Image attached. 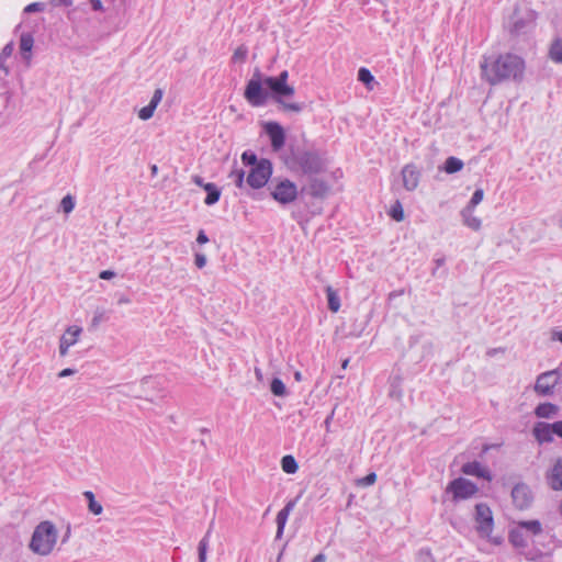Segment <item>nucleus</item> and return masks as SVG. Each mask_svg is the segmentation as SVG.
<instances>
[{
    "instance_id": "nucleus-1",
    "label": "nucleus",
    "mask_w": 562,
    "mask_h": 562,
    "mask_svg": "<svg viewBox=\"0 0 562 562\" xmlns=\"http://www.w3.org/2000/svg\"><path fill=\"white\" fill-rule=\"evenodd\" d=\"M481 79L490 86L505 82H521L525 79L526 61L514 53H486L480 63Z\"/></svg>"
},
{
    "instance_id": "nucleus-2",
    "label": "nucleus",
    "mask_w": 562,
    "mask_h": 562,
    "mask_svg": "<svg viewBox=\"0 0 562 562\" xmlns=\"http://www.w3.org/2000/svg\"><path fill=\"white\" fill-rule=\"evenodd\" d=\"M285 164L290 170L308 176L322 173L326 170V160L316 150H292Z\"/></svg>"
},
{
    "instance_id": "nucleus-3",
    "label": "nucleus",
    "mask_w": 562,
    "mask_h": 562,
    "mask_svg": "<svg viewBox=\"0 0 562 562\" xmlns=\"http://www.w3.org/2000/svg\"><path fill=\"white\" fill-rule=\"evenodd\" d=\"M57 539L56 526L49 520H44L34 528L29 548L35 554L46 557L53 552Z\"/></svg>"
},
{
    "instance_id": "nucleus-4",
    "label": "nucleus",
    "mask_w": 562,
    "mask_h": 562,
    "mask_svg": "<svg viewBox=\"0 0 562 562\" xmlns=\"http://www.w3.org/2000/svg\"><path fill=\"white\" fill-rule=\"evenodd\" d=\"M536 25V12L526 2H518L508 19L509 31L516 35L532 32Z\"/></svg>"
},
{
    "instance_id": "nucleus-5",
    "label": "nucleus",
    "mask_w": 562,
    "mask_h": 562,
    "mask_svg": "<svg viewBox=\"0 0 562 562\" xmlns=\"http://www.w3.org/2000/svg\"><path fill=\"white\" fill-rule=\"evenodd\" d=\"M263 85L267 86L274 94V99L281 104L282 109L288 112L300 113L303 105L296 102H286L282 98L294 94V88L288 83H283L274 77H267L263 79Z\"/></svg>"
},
{
    "instance_id": "nucleus-6",
    "label": "nucleus",
    "mask_w": 562,
    "mask_h": 562,
    "mask_svg": "<svg viewBox=\"0 0 562 562\" xmlns=\"http://www.w3.org/2000/svg\"><path fill=\"white\" fill-rule=\"evenodd\" d=\"M271 196L280 204H290L297 198L299 190L294 182L289 179L280 180L269 186Z\"/></svg>"
},
{
    "instance_id": "nucleus-7",
    "label": "nucleus",
    "mask_w": 562,
    "mask_h": 562,
    "mask_svg": "<svg viewBox=\"0 0 562 562\" xmlns=\"http://www.w3.org/2000/svg\"><path fill=\"white\" fill-rule=\"evenodd\" d=\"M272 175V164L268 159H260L255 167H252L247 176V183L254 189L265 187Z\"/></svg>"
},
{
    "instance_id": "nucleus-8",
    "label": "nucleus",
    "mask_w": 562,
    "mask_h": 562,
    "mask_svg": "<svg viewBox=\"0 0 562 562\" xmlns=\"http://www.w3.org/2000/svg\"><path fill=\"white\" fill-rule=\"evenodd\" d=\"M560 381L558 370H551L538 375L533 390L540 396H550L553 394L554 387Z\"/></svg>"
},
{
    "instance_id": "nucleus-9",
    "label": "nucleus",
    "mask_w": 562,
    "mask_h": 562,
    "mask_svg": "<svg viewBox=\"0 0 562 562\" xmlns=\"http://www.w3.org/2000/svg\"><path fill=\"white\" fill-rule=\"evenodd\" d=\"M479 491L477 486L470 480L458 477L449 483L447 492L453 494V499H467Z\"/></svg>"
},
{
    "instance_id": "nucleus-10",
    "label": "nucleus",
    "mask_w": 562,
    "mask_h": 562,
    "mask_svg": "<svg viewBox=\"0 0 562 562\" xmlns=\"http://www.w3.org/2000/svg\"><path fill=\"white\" fill-rule=\"evenodd\" d=\"M475 520L477 524V532L482 537H488L493 531V514L491 508L486 504H477L475 506Z\"/></svg>"
},
{
    "instance_id": "nucleus-11",
    "label": "nucleus",
    "mask_w": 562,
    "mask_h": 562,
    "mask_svg": "<svg viewBox=\"0 0 562 562\" xmlns=\"http://www.w3.org/2000/svg\"><path fill=\"white\" fill-rule=\"evenodd\" d=\"M246 100L254 106L263 105L267 101L268 93L262 89L260 79H250L245 89Z\"/></svg>"
},
{
    "instance_id": "nucleus-12",
    "label": "nucleus",
    "mask_w": 562,
    "mask_h": 562,
    "mask_svg": "<svg viewBox=\"0 0 562 562\" xmlns=\"http://www.w3.org/2000/svg\"><path fill=\"white\" fill-rule=\"evenodd\" d=\"M82 334V328L78 325L68 326L64 334L59 338V356L66 357L68 355L69 348L75 346Z\"/></svg>"
},
{
    "instance_id": "nucleus-13",
    "label": "nucleus",
    "mask_w": 562,
    "mask_h": 562,
    "mask_svg": "<svg viewBox=\"0 0 562 562\" xmlns=\"http://www.w3.org/2000/svg\"><path fill=\"white\" fill-rule=\"evenodd\" d=\"M263 128L270 138L273 150L281 149L285 143V133L283 127L277 122H267L263 124Z\"/></svg>"
},
{
    "instance_id": "nucleus-14",
    "label": "nucleus",
    "mask_w": 562,
    "mask_h": 562,
    "mask_svg": "<svg viewBox=\"0 0 562 562\" xmlns=\"http://www.w3.org/2000/svg\"><path fill=\"white\" fill-rule=\"evenodd\" d=\"M512 498L518 509H526L532 502L531 491L526 484H517L512 491Z\"/></svg>"
},
{
    "instance_id": "nucleus-15",
    "label": "nucleus",
    "mask_w": 562,
    "mask_h": 562,
    "mask_svg": "<svg viewBox=\"0 0 562 562\" xmlns=\"http://www.w3.org/2000/svg\"><path fill=\"white\" fill-rule=\"evenodd\" d=\"M403 186L407 191L417 189L420 181V170L414 164H407L401 171Z\"/></svg>"
},
{
    "instance_id": "nucleus-16",
    "label": "nucleus",
    "mask_w": 562,
    "mask_h": 562,
    "mask_svg": "<svg viewBox=\"0 0 562 562\" xmlns=\"http://www.w3.org/2000/svg\"><path fill=\"white\" fill-rule=\"evenodd\" d=\"M329 184L318 178H312L306 187L302 189L308 195L316 199H324L329 193Z\"/></svg>"
},
{
    "instance_id": "nucleus-17",
    "label": "nucleus",
    "mask_w": 562,
    "mask_h": 562,
    "mask_svg": "<svg viewBox=\"0 0 562 562\" xmlns=\"http://www.w3.org/2000/svg\"><path fill=\"white\" fill-rule=\"evenodd\" d=\"M547 482L553 491L562 490V458H559L548 471Z\"/></svg>"
},
{
    "instance_id": "nucleus-18",
    "label": "nucleus",
    "mask_w": 562,
    "mask_h": 562,
    "mask_svg": "<svg viewBox=\"0 0 562 562\" xmlns=\"http://www.w3.org/2000/svg\"><path fill=\"white\" fill-rule=\"evenodd\" d=\"M164 97V91L160 88H157L154 91V94L151 97V100L148 105L142 108L138 111V117L143 121H147L154 116L155 110L157 109L158 104L160 103L161 99Z\"/></svg>"
},
{
    "instance_id": "nucleus-19",
    "label": "nucleus",
    "mask_w": 562,
    "mask_h": 562,
    "mask_svg": "<svg viewBox=\"0 0 562 562\" xmlns=\"http://www.w3.org/2000/svg\"><path fill=\"white\" fill-rule=\"evenodd\" d=\"M532 434L539 443L551 442L553 440V425L547 423H537Z\"/></svg>"
},
{
    "instance_id": "nucleus-20",
    "label": "nucleus",
    "mask_w": 562,
    "mask_h": 562,
    "mask_svg": "<svg viewBox=\"0 0 562 562\" xmlns=\"http://www.w3.org/2000/svg\"><path fill=\"white\" fill-rule=\"evenodd\" d=\"M462 472L467 475H473L482 479H486L488 481L492 480L490 471L482 467L480 462L472 461L463 464Z\"/></svg>"
},
{
    "instance_id": "nucleus-21",
    "label": "nucleus",
    "mask_w": 562,
    "mask_h": 562,
    "mask_svg": "<svg viewBox=\"0 0 562 562\" xmlns=\"http://www.w3.org/2000/svg\"><path fill=\"white\" fill-rule=\"evenodd\" d=\"M508 538H509V542L515 548L524 549L529 546V540L531 537L528 533H525V530H522V528H519L518 526H516L515 528H513L509 531Z\"/></svg>"
},
{
    "instance_id": "nucleus-22",
    "label": "nucleus",
    "mask_w": 562,
    "mask_h": 562,
    "mask_svg": "<svg viewBox=\"0 0 562 562\" xmlns=\"http://www.w3.org/2000/svg\"><path fill=\"white\" fill-rule=\"evenodd\" d=\"M294 507V503L293 502H289L277 515V518H276V521H277V535H276V538L277 539H280L283 535V530H284V527H285V524H286V520L289 518V515L291 513V510L293 509Z\"/></svg>"
},
{
    "instance_id": "nucleus-23",
    "label": "nucleus",
    "mask_w": 562,
    "mask_h": 562,
    "mask_svg": "<svg viewBox=\"0 0 562 562\" xmlns=\"http://www.w3.org/2000/svg\"><path fill=\"white\" fill-rule=\"evenodd\" d=\"M403 375L400 370L392 373L390 378V396L396 400H401L403 396Z\"/></svg>"
},
{
    "instance_id": "nucleus-24",
    "label": "nucleus",
    "mask_w": 562,
    "mask_h": 562,
    "mask_svg": "<svg viewBox=\"0 0 562 562\" xmlns=\"http://www.w3.org/2000/svg\"><path fill=\"white\" fill-rule=\"evenodd\" d=\"M474 209L464 207L461 211V216L463 220V224L470 227L473 231H479L482 226V221L477 216L473 214Z\"/></svg>"
},
{
    "instance_id": "nucleus-25",
    "label": "nucleus",
    "mask_w": 562,
    "mask_h": 562,
    "mask_svg": "<svg viewBox=\"0 0 562 562\" xmlns=\"http://www.w3.org/2000/svg\"><path fill=\"white\" fill-rule=\"evenodd\" d=\"M559 413V407L552 403H541L535 409V415L539 418H552Z\"/></svg>"
},
{
    "instance_id": "nucleus-26",
    "label": "nucleus",
    "mask_w": 562,
    "mask_h": 562,
    "mask_svg": "<svg viewBox=\"0 0 562 562\" xmlns=\"http://www.w3.org/2000/svg\"><path fill=\"white\" fill-rule=\"evenodd\" d=\"M519 528L525 530V533H528L530 537L538 536L542 532V525L539 520H524L517 522Z\"/></svg>"
},
{
    "instance_id": "nucleus-27",
    "label": "nucleus",
    "mask_w": 562,
    "mask_h": 562,
    "mask_svg": "<svg viewBox=\"0 0 562 562\" xmlns=\"http://www.w3.org/2000/svg\"><path fill=\"white\" fill-rule=\"evenodd\" d=\"M549 57L557 64H562V37H555L549 48Z\"/></svg>"
},
{
    "instance_id": "nucleus-28",
    "label": "nucleus",
    "mask_w": 562,
    "mask_h": 562,
    "mask_svg": "<svg viewBox=\"0 0 562 562\" xmlns=\"http://www.w3.org/2000/svg\"><path fill=\"white\" fill-rule=\"evenodd\" d=\"M204 190L207 192V195L204 200L206 205H213L218 202L221 198V190L216 187V184L207 182L204 186Z\"/></svg>"
},
{
    "instance_id": "nucleus-29",
    "label": "nucleus",
    "mask_w": 562,
    "mask_h": 562,
    "mask_svg": "<svg viewBox=\"0 0 562 562\" xmlns=\"http://www.w3.org/2000/svg\"><path fill=\"white\" fill-rule=\"evenodd\" d=\"M33 45H34L33 37H21L20 53H21L23 60L27 65H30V63H31V57H32L31 50H32Z\"/></svg>"
},
{
    "instance_id": "nucleus-30",
    "label": "nucleus",
    "mask_w": 562,
    "mask_h": 562,
    "mask_svg": "<svg viewBox=\"0 0 562 562\" xmlns=\"http://www.w3.org/2000/svg\"><path fill=\"white\" fill-rule=\"evenodd\" d=\"M326 294H327V301H328V308L333 313H337L340 308V299H339L337 292L331 286H327Z\"/></svg>"
},
{
    "instance_id": "nucleus-31",
    "label": "nucleus",
    "mask_w": 562,
    "mask_h": 562,
    "mask_svg": "<svg viewBox=\"0 0 562 562\" xmlns=\"http://www.w3.org/2000/svg\"><path fill=\"white\" fill-rule=\"evenodd\" d=\"M14 50L13 43L7 44L2 52L0 53V71H3V75L7 76L9 74V69L5 66V60L11 57L12 53Z\"/></svg>"
},
{
    "instance_id": "nucleus-32",
    "label": "nucleus",
    "mask_w": 562,
    "mask_h": 562,
    "mask_svg": "<svg viewBox=\"0 0 562 562\" xmlns=\"http://www.w3.org/2000/svg\"><path fill=\"white\" fill-rule=\"evenodd\" d=\"M281 468L288 474H294L299 470V464L293 456H284L281 459Z\"/></svg>"
},
{
    "instance_id": "nucleus-33",
    "label": "nucleus",
    "mask_w": 562,
    "mask_h": 562,
    "mask_svg": "<svg viewBox=\"0 0 562 562\" xmlns=\"http://www.w3.org/2000/svg\"><path fill=\"white\" fill-rule=\"evenodd\" d=\"M83 496L88 501V508L93 515H100L103 512L102 505L95 501L94 494L91 491H86Z\"/></svg>"
},
{
    "instance_id": "nucleus-34",
    "label": "nucleus",
    "mask_w": 562,
    "mask_h": 562,
    "mask_svg": "<svg viewBox=\"0 0 562 562\" xmlns=\"http://www.w3.org/2000/svg\"><path fill=\"white\" fill-rule=\"evenodd\" d=\"M463 161L457 157H449L445 162V171L447 173H456L463 168Z\"/></svg>"
},
{
    "instance_id": "nucleus-35",
    "label": "nucleus",
    "mask_w": 562,
    "mask_h": 562,
    "mask_svg": "<svg viewBox=\"0 0 562 562\" xmlns=\"http://www.w3.org/2000/svg\"><path fill=\"white\" fill-rule=\"evenodd\" d=\"M211 530L206 532V535L201 539L199 542V562H205L206 561V552L209 547V538H210Z\"/></svg>"
},
{
    "instance_id": "nucleus-36",
    "label": "nucleus",
    "mask_w": 562,
    "mask_h": 562,
    "mask_svg": "<svg viewBox=\"0 0 562 562\" xmlns=\"http://www.w3.org/2000/svg\"><path fill=\"white\" fill-rule=\"evenodd\" d=\"M270 390H271L272 394L276 396L286 395V387H285L284 383L278 378H274L271 381Z\"/></svg>"
},
{
    "instance_id": "nucleus-37",
    "label": "nucleus",
    "mask_w": 562,
    "mask_h": 562,
    "mask_svg": "<svg viewBox=\"0 0 562 562\" xmlns=\"http://www.w3.org/2000/svg\"><path fill=\"white\" fill-rule=\"evenodd\" d=\"M389 214L396 222H402L404 220V217H405L404 210H403V206H402L400 201H396L391 206V210H390Z\"/></svg>"
},
{
    "instance_id": "nucleus-38",
    "label": "nucleus",
    "mask_w": 562,
    "mask_h": 562,
    "mask_svg": "<svg viewBox=\"0 0 562 562\" xmlns=\"http://www.w3.org/2000/svg\"><path fill=\"white\" fill-rule=\"evenodd\" d=\"M358 80L363 82L370 90L372 89L371 83L374 81V78L369 69L360 68L358 71Z\"/></svg>"
},
{
    "instance_id": "nucleus-39",
    "label": "nucleus",
    "mask_w": 562,
    "mask_h": 562,
    "mask_svg": "<svg viewBox=\"0 0 562 562\" xmlns=\"http://www.w3.org/2000/svg\"><path fill=\"white\" fill-rule=\"evenodd\" d=\"M75 205H76V202L71 194L65 195L60 201V209L66 214L71 213L75 209Z\"/></svg>"
},
{
    "instance_id": "nucleus-40",
    "label": "nucleus",
    "mask_w": 562,
    "mask_h": 562,
    "mask_svg": "<svg viewBox=\"0 0 562 562\" xmlns=\"http://www.w3.org/2000/svg\"><path fill=\"white\" fill-rule=\"evenodd\" d=\"M228 178L234 181L236 187L241 188L244 186L245 171L243 169H234L229 172Z\"/></svg>"
},
{
    "instance_id": "nucleus-41",
    "label": "nucleus",
    "mask_w": 562,
    "mask_h": 562,
    "mask_svg": "<svg viewBox=\"0 0 562 562\" xmlns=\"http://www.w3.org/2000/svg\"><path fill=\"white\" fill-rule=\"evenodd\" d=\"M484 198V191L483 189H476L469 202V204L465 207L474 209L477 204L482 202Z\"/></svg>"
},
{
    "instance_id": "nucleus-42",
    "label": "nucleus",
    "mask_w": 562,
    "mask_h": 562,
    "mask_svg": "<svg viewBox=\"0 0 562 562\" xmlns=\"http://www.w3.org/2000/svg\"><path fill=\"white\" fill-rule=\"evenodd\" d=\"M241 160H243L244 165L250 166L251 168L255 167L256 164L259 162V160L257 159V156L254 153L248 151V150L243 153Z\"/></svg>"
},
{
    "instance_id": "nucleus-43",
    "label": "nucleus",
    "mask_w": 562,
    "mask_h": 562,
    "mask_svg": "<svg viewBox=\"0 0 562 562\" xmlns=\"http://www.w3.org/2000/svg\"><path fill=\"white\" fill-rule=\"evenodd\" d=\"M376 482V474L374 472L369 473L368 475L359 479L357 484L360 486H370Z\"/></svg>"
},
{
    "instance_id": "nucleus-44",
    "label": "nucleus",
    "mask_w": 562,
    "mask_h": 562,
    "mask_svg": "<svg viewBox=\"0 0 562 562\" xmlns=\"http://www.w3.org/2000/svg\"><path fill=\"white\" fill-rule=\"evenodd\" d=\"M104 319H105V311H104V310H97V311L94 312L93 317H92L91 326L95 328V327H98V326H99V324H100L101 322H103Z\"/></svg>"
},
{
    "instance_id": "nucleus-45",
    "label": "nucleus",
    "mask_w": 562,
    "mask_h": 562,
    "mask_svg": "<svg viewBox=\"0 0 562 562\" xmlns=\"http://www.w3.org/2000/svg\"><path fill=\"white\" fill-rule=\"evenodd\" d=\"M206 262H207V259H206V256L204 254L196 252L194 255V265L199 269L204 268L206 266Z\"/></svg>"
},
{
    "instance_id": "nucleus-46",
    "label": "nucleus",
    "mask_w": 562,
    "mask_h": 562,
    "mask_svg": "<svg viewBox=\"0 0 562 562\" xmlns=\"http://www.w3.org/2000/svg\"><path fill=\"white\" fill-rule=\"evenodd\" d=\"M44 10V3L34 2L25 7L24 13L38 12Z\"/></svg>"
},
{
    "instance_id": "nucleus-47",
    "label": "nucleus",
    "mask_w": 562,
    "mask_h": 562,
    "mask_svg": "<svg viewBox=\"0 0 562 562\" xmlns=\"http://www.w3.org/2000/svg\"><path fill=\"white\" fill-rule=\"evenodd\" d=\"M116 276V273L112 270H103L100 272L99 278L102 280H110L113 279Z\"/></svg>"
},
{
    "instance_id": "nucleus-48",
    "label": "nucleus",
    "mask_w": 562,
    "mask_h": 562,
    "mask_svg": "<svg viewBox=\"0 0 562 562\" xmlns=\"http://www.w3.org/2000/svg\"><path fill=\"white\" fill-rule=\"evenodd\" d=\"M209 241V237L206 236L203 229L199 231L196 236V243L200 245L206 244Z\"/></svg>"
},
{
    "instance_id": "nucleus-49",
    "label": "nucleus",
    "mask_w": 562,
    "mask_h": 562,
    "mask_svg": "<svg viewBox=\"0 0 562 562\" xmlns=\"http://www.w3.org/2000/svg\"><path fill=\"white\" fill-rule=\"evenodd\" d=\"M50 3L54 7H70L72 4V0H52Z\"/></svg>"
},
{
    "instance_id": "nucleus-50",
    "label": "nucleus",
    "mask_w": 562,
    "mask_h": 562,
    "mask_svg": "<svg viewBox=\"0 0 562 562\" xmlns=\"http://www.w3.org/2000/svg\"><path fill=\"white\" fill-rule=\"evenodd\" d=\"M76 373V370L75 369H71V368H66L61 371L58 372V378H66V376H70V375H74Z\"/></svg>"
},
{
    "instance_id": "nucleus-51",
    "label": "nucleus",
    "mask_w": 562,
    "mask_h": 562,
    "mask_svg": "<svg viewBox=\"0 0 562 562\" xmlns=\"http://www.w3.org/2000/svg\"><path fill=\"white\" fill-rule=\"evenodd\" d=\"M554 434L562 438V420L552 424Z\"/></svg>"
},
{
    "instance_id": "nucleus-52",
    "label": "nucleus",
    "mask_w": 562,
    "mask_h": 562,
    "mask_svg": "<svg viewBox=\"0 0 562 562\" xmlns=\"http://www.w3.org/2000/svg\"><path fill=\"white\" fill-rule=\"evenodd\" d=\"M90 4H91V8L94 10V11H100L102 10V1L101 0H90Z\"/></svg>"
},
{
    "instance_id": "nucleus-53",
    "label": "nucleus",
    "mask_w": 562,
    "mask_h": 562,
    "mask_svg": "<svg viewBox=\"0 0 562 562\" xmlns=\"http://www.w3.org/2000/svg\"><path fill=\"white\" fill-rule=\"evenodd\" d=\"M245 56H246V49H244L241 47L237 48L234 54L235 59H243Z\"/></svg>"
},
{
    "instance_id": "nucleus-54",
    "label": "nucleus",
    "mask_w": 562,
    "mask_h": 562,
    "mask_svg": "<svg viewBox=\"0 0 562 562\" xmlns=\"http://www.w3.org/2000/svg\"><path fill=\"white\" fill-rule=\"evenodd\" d=\"M192 181H193L196 186H199V187H201V188H203V189H204V186L206 184V183L203 181L202 177H200V176H198V175H195V176H193V177H192Z\"/></svg>"
},
{
    "instance_id": "nucleus-55",
    "label": "nucleus",
    "mask_w": 562,
    "mask_h": 562,
    "mask_svg": "<svg viewBox=\"0 0 562 562\" xmlns=\"http://www.w3.org/2000/svg\"><path fill=\"white\" fill-rule=\"evenodd\" d=\"M498 352H502V353H503V352H505V349H504V348H502V347H499V348H493V349H490V350L487 351V356L493 357V356H495V355H496V353H498Z\"/></svg>"
},
{
    "instance_id": "nucleus-56",
    "label": "nucleus",
    "mask_w": 562,
    "mask_h": 562,
    "mask_svg": "<svg viewBox=\"0 0 562 562\" xmlns=\"http://www.w3.org/2000/svg\"><path fill=\"white\" fill-rule=\"evenodd\" d=\"M288 77H289L288 71L284 70L278 77H274V78L283 83H286Z\"/></svg>"
},
{
    "instance_id": "nucleus-57",
    "label": "nucleus",
    "mask_w": 562,
    "mask_h": 562,
    "mask_svg": "<svg viewBox=\"0 0 562 562\" xmlns=\"http://www.w3.org/2000/svg\"><path fill=\"white\" fill-rule=\"evenodd\" d=\"M552 339L553 340H559L562 342V330H554L552 333Z\"/></svg>"
},
{
    "instance_id": "nucleus-58",
    "label": "nucleus",
    "mask_w": 562,
    "mask_h": 562,
    "mask_svg": "<svg viewBox=\"0 0 562 562\" xmlns=\"http://www.w3.org/2000/svg\"><path fill=\"white\" fill-rule=\"evenodd\" d=\"M326 561V558L324 554L319 553L317 554L313 560L312 562H325Z\"/></svg>"
},
{
    "instance_id": "nucleus-59",
    "label": "nucleus",
    "mask_w": 562,
    "mask_h": 562,
    "mask_svg": "<svg viewBox=\"0 0 562 562\" xmlns=\"http://www.w3.org/2000/svg\"><path fill=\"white\" fill-rule=\"evenodd\" d=\"M558 227L562 231V211L557 215Z\"/></svg>"
},
{
    "instance_id": "nucleus-60",
    "label": "nucleus",
    "mask_w": 562,
    "mask_h": 562,
    "mask_svg": "<svg viewBox=\"0 0 562 562\" xmlns=\"http://www.w3.org/2000/svg\"><path fill=\"white\" fill-rule=\"evenodd\" d=\"M255 375H256L257 380H259V381L262 380V372L259 368H255Z\"/></svg>"
},
{
    "instance_id": "nucleus-61",
    "label": "nucleus",
    "mask_w": 562,
    "mask_h": 562,
    "mask_svg": "<svg viewBox=\"0 0 562 562\" xmlns=\"http://www.w3.org/2000/svg\"><path fill=\"white\" fill-rule=\"evenodd\" d=\"M69 537H70V527L67 528V531L64 535L61 542L65 543Z\"/></svg>"
},
{
    "instance_id": "nucleus-62",
    "label": "nucleus",
    "mask_w": 562,
    "mask_h": 562,
    "mask_svg": "<svg viewBox=\"0 0 562 562\" xmlns=\"http://www.w3.org/2000/svg\"><path fill=\"white\" fill-rule=\"evenodd\" d=\"M294 379H295L297 382H300V381L302 380V373H301L300 371H296V372L294 373Z\"/></svg>"
},
{
    "instance_id": "nucleus-63",
    "label": "nucleus",
    "mask_w": 562,
    "mask_h": 562,
    "mask_svg": "<svg viewBox=\"0 0 562 562\" xmlns=\"http://www.w3.org/2000/svg\"><path fill=\"white\" fill-rule=\"evenodd\" d=\"M333 415H334V412H333V413H331V415H330V416H328V417L326 418V420H325V425H326V427H327V428L329 427V424H330V420H331V418H333Z\"/></svg>"
},
{
    "instance_id": "nucleus-64",
    "label": "nucleus",
    "mask_w": 562,
    "mask_h": 562,
    "mask_svg": "<svg viewBox=\"0 0 562 562\" xmlns=\"http://www.w3.org/2000/svg\"><path fill=\"white\" fill-rule=\"evenodd\" d=\"M128 302H130V300H128L127 297H121V299L119 300V303H120V304H125V303H128Z\"/></svg>"
}]
</instances>
